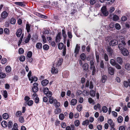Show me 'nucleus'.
<instances>
[{"label": "nucleus", "mask_w": 130, "mask_h": 130, "mask_svg": "<svg viewBox=\"0 0 130 130\" xmlns=\"http://www.w3.org/2000/svg\"><path fill=\"white\" fill-rule=\"evenodd\" d=\"M36 46L37 48L38 49H41L42 48V44L40 43H38L36 44Z\"/></svg>", "instance_id": "19"}, {"label": "nucleus", "mask_w": 130, "mask_h": 130, "mask_svg": "<svg viewBox=\"0 0 130 130\" xmlns=\"http://www.w3.org/2000/svg\"><path fill=\"white\" fill-rule=\"evenodd\" d=\"M101 108V105L99 104H98L97 105H95L94 107V109L95 110H96L97 109H100Z\"/></svg>", "instance_id": "26"}, {"label": "nucleus", "mask_w": 130, "mask_h": 130, "mask_svg": "<svg viewBox=\"0 0 130 130\" xmlns=\"http://www.w3.org/2000/svg\"><path fill=\"white\" fill-rule=\"evenodd\" d=\"M61 32H59L58 33L56 38V41L57 42H59L61 39Z\"/></svg>", "instance_id": "7"}, {"label": "nucleus", "mask_w": 130, "mask_h": 130, "mask_svg": "<svg viewBox=\"0 0 130 130\" xmlns=\"http://www.w3.org/2000/svg\"><path fill=\"white\" fill-rule=\"evenodd\" d=\"M89 120H86L85 121H83L82 124L84 125H87L89 124Z\"/></svg>", "instance_id": "38"}, {"label": "nucleus", "mask_w": 130, "mask_h": 130, "mask_svg": "<svg viewBox=\"0 0 130 130\" xmlns=\"http://www.w3.org/2000/svg\"><path fill=\"white\" fill-rule=\"evenodd\" d=\"M121 37V39L120 41L121 43H119L118 46V48L120 51L125 48V46L126 45L124 38H123L122 37Z\"/></svg>", "instance_id": "1"}, {"label": "nucleus", "mask_w": 130, "mask_h": 130, "mask_svg": "<svg viewBox=\"0 0 130 130\" xmlns=\"http://www.w3.org/2000/svg\"><path fill=\"white\" fill-rule=\"evenodd\" d=\"M115 66L117 69H121V66L117 63H116Z\"/></svg>", "instance_id": "57"}, {"label": "nucleus", "mask_w": 130, "mask_h": 130, "mask_svg": "<svg viewBox=\"0 0 130 130\" xmlns=\"http://www.w3.org/2000/svg\"><path fill=\"white\" fill-rule=\"evenodd\" d=\"M110 64L113 66H115L117 63L113 59H111L110 60Z\"/></svg>", "instance_id": "37"}, {"label": "nucleus", "mask_w": 130, "mask_h": 130, "mask_svg": "<svg viewBox=\"0 0 130 130\" xmlns=\"http://www.w3.org/2000/svg\"><path fill=\"white\" fill-rule=\"evenodd\" d=\"M118 43V42L117 40H113L111 41L109 43V44L110 45L113 46L117 44Z\"/></svg>", "instance_id": "8"}, {"label": "nucleus", "mask_w": 130, "mask_h": 130, "mask_svg": "<svg viewBox=\"0 0 130 130\" xmlns=\"http://www.w3.org/2000/svg\"><path fill=\"white\" fill-rule=\"evenodd\" d=\"M77 100L75 99H73L71 101V105L74 106L77 103Z\"/></svg>", "instance_id": "18"}, {"label": "nucleus", "mask_w": 130, "mask_h": 130, "mask_svg": "<svg viewBox=\"0 0 130 130\" xmlns=\"http://www.w3.org/2000/svg\"><path fill=\"white\" fill-rule=\"evenodd\" d=\"M24 52V50L22 48H20L19 49V54H22Z\"/></svg>", "instance_id": "60"}, {"label": "nucleus", "mask_w": 130, "mask_h": 130, "mask_svg": "<svg viewBox=\"0 0 130 130\" xmlns=\"http://www.w3.org/2000/svg\"><path fill=\"white\" fill-rule=\"evenodd\" d=\"M102 111L103 112L106 113L108 111V108L106 106H104L102 107Z\"/></svg>", "instance_id": "45"}, {"label": "nucleus", "mask_w": 130, "mask_h": 130, "mask_svg": "<svg viewBox=\"0 0 130 130\" xmlns=\"http://www.w3.org/2000/svg\"><path fill=\"white\" fill-rule=\"evenodd\" d=\"M125 69L128 71L130 70V64L126 63L125 65Z\"/></svg>", "instance_id": "36"}, {"label": "nucleus", "mask_w": 130, "mask_h": 130, "mask_svg": "<svg viewBox=\"0 0 130 130\" xmlns=\"http://www.w3.org/2000/svg\"><path fill=\"white\" fill-rule=\"evenodd\" d=\"M124 85L126 87H127L128 86L130 87V80H128V82L124 81Z\"/></svg>", "instance_id": "14"}, {"label": "nucleus", "mask_w": 130, "mask_h": 130, "mask_svg": "<svg viewBox=\"0 0 130 130\" xmlns=\"http://www.w3.org/2000/svg\"><path fill=\"white\" fill-rule=\"evenodd\" d=\"M49 83V81L48 80L45 79L41 82V84L43 86H45L47 85Z\"/></svg>", "instance_id": "13"}, {"label": "nucleus", "mask_w": 130, "mask_h": 130, "mask_svg": "<svg viewBox=\"0 0 130 130\" xmlns=\"http://www.w3.org/2000/svg\"><path fill=\"white\" fill-rule=\"evenodd\" d=\"M59 117L60 120H63L64 118V116L63 114L61 113L59 116Z\"/></svg>", "instance_id": "50"}, {"label": "nucleus", "mask_w": 130, "mask_h": 130, "mask_svg": "<svg viewBox=\"0 0 130 130\" xmlns=\"http://www.w3.org/2000/svg\"><path fill=\"white\" fill-rule=\"evenodd\" d=\"M15 4L16 5L22 7H24L25 6L23 3L21 2H15Z\"/></svg>", "instance_id": "20"}, {"label": "nucleus", "mask_w": 130, "mask_h": 130, "mask_svg": "<svg viewBox=\"0 0 130 130\" xmlns=\"http://www.w3.org/2000/svg\"><path fill=\"white\" fill-rule=\"evenodd\" d=\"M5 70L7 72L9 73L11 71V68L10 66H8L6 67Z\"/></svg>", "instance_id": "25"}, {"label": "nucleus", "mask_w": 130, "mask_h": 130, "mask_svg": "<svg viewBox=\"0 0 130 130\" xmlns=\"http://www.w3.org/2000/svg\"><path fill=\"white\" fill-rule=\"evenodd\" d=\"M22 34V30L21 29L19 28L18 30L16 32V35L18 37H19Z\"/></svg>", "instance_id": "11"}, {"label": "nucleus", "mask_w": 130, "mask_h": 130, "mask_svg": "<svg viewBox=\"0 0 130 130\" xmlns=\"http://www.w3.org/2000/svg\"><path fill=\"white\" fill-rule=\"evenodd\" d=\"M2 126L4 127H5L7 126V123L5 121H3L1 123Z\"/></svg>", "instance_id": "29"}, {"label": "nucleus", "mask_w": 130, "mask_h": 130, "mask_svg": "<svg viewBox=\"0 0 130 130\" xmlns=\"http://www.w3.org/2000/svg\"><path fill=\"white\" fill-rule=\"evenodd\" d=\"M61 109L59 108H57L55 110L54 112L55 114H57L61 112Z\"/></svg>", "instance_id": "40"}, {"label": "nucleus", "mask_w": 130, "mask_h": 130, "mask_svg": "<svg viewBox=\"0 0 130 130\" xmlns=\"http://www.w3.org/2000/svg\"><path fill=\"white\" fill-rule=\"evenodd\" d=\"M20 60L21 61H24L25 60V56H21L20 58Z\"/></svg>", "instance_id": "59"}, {"label": "nucleus", "mask_w": 130, "mask_h": 130, "mask_svg": "<svg viewBox=\"0 0 130 130\" xmlns=\"http://www.w3.org/2000/svg\"><path fill=\"white\" fill-rule=\"evenodd\" d=\"M107 78V77L106 76L104 75L102 77L101 79V80L103 83H105L106 82V79Z\"/></svg>", "instance_id": "24"}, {"label": "nucleus", "mask_w": 130, "mask_h": 130, "mask_svg": "<svg viewBox=\"0 0 130 130\" xmlns=\"http://www.w3.org/2000/svg\"><path fill=\"white\" fill-rule=\"evenodd\" d=\"M32 53L31 51L28 52L27 53V56L29 58H30L32 56Z\"/></svg>", "instance_id": "61"}, {"label": "nucleus", "mask_w": 130, "mask_h": 130, "mask_svg": "<svg viewBox=\"0 0 130 130\" xmlns=\"http://www.w3.org/2000/svg\"><path fill=\"white\" fill-rule=\"evenodd\" d=\"M97 0H90V4L91 5L95 4Z\"/></svg>", "instance_id": "43"}, {"label": "nucleus", "mask_w": 130, "mask_h": 130, "mask_svg": "<svg viewBox=\"0 0 130 130\" xmlns=\"http://www.w3.org/2000/svg\"><path fill=\"white\" fill-rule=\"evenodd\" d=\"M104 59L106 61H107L108 60V55L106 53H105L104 55Z\"/></svg>", "instance_id": "48"}, {"label": "nucleus", "mask_w": 130, "mask_h": 130, "mask_svg": "<svg viewBox=\"0 0 130 130\" xmlns=\"http://www.w3.org/2000/svg\"><path fill=\"white\" fill-rule=\"evenodd\" d=\"M122 55L124 56H127L129 55V53L127 50L126 48L124 49L121 51Z\"/></svg>", "instance_id": "5"}, {"label": "nucleus", "mask_w": 130, "mask_h": 130, "mask_svg": "<svg viewBox=\"0 0 130 130\" xmlns=\"http://www.w3.org/2000/svg\"><path fill=\"white\" fill-rule=\"evenodd\" d=\"M8 13L5 11H3L1 14L2 17L4 19L5 18L8 16Z\"/></svg>", "instance_id": "15"}, {"label": "nucleus", "mask_w": 130, "mask_h": 130, "mask_svg": "<svg viewBox=\"0 0 130 130\" xmlns=\"http://www.w3.org/2000/svg\"><path fill=\"white\" fill-rule=\"evenodd\" d=\"M12 125L13 123H12V122L11 121H9V122L8 125V128H11L12 127Z\"/></svg>", "instance_id": "53"}, {"label": "nucleus", "mask_w": 130, "mask_h": 130, "mask_svg": "<svg viewBox=\"0 0 130 130\" xmlns=\"http://www.w3.org/2000/svg\"><path fill=\"white\" fill-rule=\"evenodd\" d=\"M15 19L14 18H12L11 19L10 22L11 24H15Z\"/></svg>", "instance_id": "51"}, {"label": "nucleus", "mask_w": 130, "mask_h": 130, "mask_svg": "<svg viewBox=\"0 0 130 130\" xmlns=\"http://www.w3.org/2000/svg\"><path fill=\"white\" fill-rule=\"evenodd\" d=\"M82 107L81 105H78L77 107V110L79 111H80L82 109Z\"/></svg>", "instance_id": "52"}, {"label": "nucleus", "mask_w": 130, "mask_h": 130, "mask_svg": "<svg viewBox=\"0 0 130 130\" xmlns=\"http://www.w3.org/2000/svg\"><path fill=\"white\" fill-rule=\"evenodd\" d=\"M31 35L30 34H29L28 35L27 37V38L25 39V42L26 43H27L28 42H29V41L30 38H31Z\"/></svg>", "instance_id": "32"}, {"label": "nucleus", "mask_w": 130, "mask_h": 130, "mask_svg": "<svg viewBox=\"0 0 130 130\" xmlns=\"http://www.w3.org/2000/svg\"><path fill=\"white\" fill-rule=\"evenodd\" d=\"M62 60V59H60L56 63V67H58L61 64Z\"/></svg>", "instance_id": "21"}, {"label": "nucleus", "mask_w": 130, "mask_h": 130, "mask_svg": "<svg viewBox=\"0 0 130 130\" xmlns=\"http://www.w3.org/2000/svg\"><path fill=\"white\" fill-rule=\"evenodd\" d=\"M81 59L83 60H84L86 58V56L84 53L80 55Z\"/></svg>", "instance_id": "31"}, {"label": "nucleus", "mask_w": 130, "mask_h": 130, "mask_svg": "<svg viewBox=\"0 0 130 130\" xmlns=\"http://www.w3.org/2000/svg\"><path fill=\"white\" fill-rule=\"evenodd\" d=\"M83 68L84 70H87L88 68V65L87 63H85L83 66Z\"/></svg>", "instance_id": "35"}, {"label": "nucleus", "mask_w": 130, "mask_h": 130, "mask_svg": "<svg viewBox=\"0 0 130 130\" xmlns=\"http://www.w3.org/2000/svg\"><path fill=\"white\" fill-rule=\"evenodd\" d=\"M31 25L30 24H26V29L27 32H28L30 31Z\"/></svg>", "instance_id": "23"}, {"label": "nucleus", "mask_w": 130, "mask_h": 130, "mask_svg": "<svg viewBox=\"0 0 130 130\" xmlns=\"http://www.w3.org/2000/svg\"><path fill=\"white\" fill-rule=\"evenodd\" d=\"M31 71H30L27 75V76L29 80H31Z\"/></svg>", "instance_id": "58"}, {"label": "nucleus", "mask_w": 130, "mask_h": 130, "mask_svg": "<svg viewBox=\"0 0 130 130\" xmlns=\"http://www.w3.org/2000/svg\"><path fill=\"white\" fill-rule=\"evenodd\" d=\"M89 102L90 103H92L93 104H94V101L91 98H89L88 99Z\"/></svg>", "instance_id": "49"}, {"label": "nucleus", "mask_w": 130, "mask_h": 130, "mask_svg": "<svg viewBox=\"0 0 130 130\" xmlns=\"http://www.w3.org/2000/svg\"><path fill=\"white\" fill-rule=\"evenodd\" d=\"M123 120V118L121 116L119 117L117 119V121L118 123H121Z\"/></svg>", "instance_id": "42"}, {"label": "nucleus", "mask_w": 130, "mask_h": 130, "mask_svg": "<svg viewBox=\"0 0 130 130\" xmlns=\"http://www.w3.org/2000/svg\"><path fill=\"white\" fill-rule=\"evenodd\" d=\"M80 48V46L78 44H77L75 46L74 51V53L75 54V56H76V55L78 53Z\"/></svg>", "instance_id": "6"}, {"label": "nucleus", "mask_w": 130, "mask_h": 130, "mask_svg": "<svg viewBox=\"0 0 130 130\" xmlns=\"http://www.w3.org/2000/svg\"><path fill=\"white\" fill-rule=\"evenodd\" d=\"M119 17L116 15H114L113 16L112 19L114 21H117L119 20Z\"/></svg>", "instance_id": "44"}, {"label": "nucleus", "mask_w": 130, "mask_h": 130, "mask_svg": "<svg viewBox=\"0 0 130 130\" xmlns=\"http://www.w3.org/2000/svg\"><path fill=\"white\" fill-rule=\"evenodd\" d=\"M107 123L111 127H114L115 123L111 119H108L107 121Z\"/></svg>", "instance_id": "9"}, {"label": "nucleus", "mask_w": 130, "mask_h": 130, "mask_svg": "<svg viewBox=\"0 0 130 130\" xmlns=\"http://www.w3.org/2000/svg\"><path fill=\"white\" fill-rule=\"evenodd\" d=\"M114 24L113 23H111L109 25V28L111 30H113L114 29Z\"/></svg>", "instance_id": "22"}, {"label": "nucleus", "mask_w": 130, "mask_h": 130, "mask_svg": "<svg viewBox=\"0 0 130 130\" xmlns=\"http://www.w3.org/2000/svg\"><path fill=\"white\" fill-rule=\"evenodd\" d=\"M49 101L50 104H52L53 103H56V100L55 99H54L52 97H50L49 99Z\"/></svg>", "instance_id": "12"}, {"label": "nucleus", "mask_w": 130, "mask_h": 130, "mask_svg": "<svg viewBox=\"0 0 130 130\" xmlns=\"http://www.w3.org/2000/svg\"><path fill=\"white\" fill-rule=\"evenodd\" d=\"M95 56L97 61V62H99L100 59L99 54H98L96 53L95 54Z\"/></svg>", "instance_id": "55"}, {"label": "nucleus", "mask_w": 130, "mask_h": 130, "mask_svg": "<svg viewBox=\"0 0 130 130\" xmlns=\"http://www.w3.org/2000/svg\"><path fill=\"white\" fill-rule=\"evenodd\" d=\"M64 45L62 43H60L58 45V48L60 50H62L63 47Z\"/></svg>", "instance_id": "41"}, {"label": "nucleus", "mask_w": 130, "mask_h": 130, "mask_svg": "<svg viewBox=\"0 0 130 130\" xmlns=\"http://www.w3.org/2000/svg\"><path fill=\"white\" fill-rule=\"evenodd\" d=\"M18 126L17 123H15L14 124L13 127L12 129V130H18Z\"/></svg>", "instance_id": "30"}, {"label": "nucleus", "mask_w": 130, "mask_h": 130, "mask_svg": "<svg viewBox=\"0 0 130 130\" xmlns=\"http://www.w3.org/2000/svg\"><path fill=\"white\" fill-rule=\"evenodd\" d=\"M34 87L32 88V90L34 92H37L38 90V84L37 83H35L33 84Z\"/></svg>", "instance_id": "4"}, {"label": "nucleus", "mask_w": 130, "mask_h": 130, "mask_svg": "<svg viewBox=\"0 0 130 130\" xmlns=\"http://www.w3.org/2000/svg\"><path fill=\"white\" fill-rule=\"evenodd\" d=\"M90 94L91 96L93 97L95 95V92L93 90H91L90 91Z\"/></svg>", "instance_id": "28"}, {"label": "nucleus", "mask_w": 130, "mask_h": 130, "mask_svg": "<svg viewBox=\"0 0 130 130\" xmlns=\"http://www.w3.org/2000/svg\"><path fill=\"white\" fill-rule=\"evenodd\" d=\"M22 115L21 112L20 111H17L15 113V115L17 117H20Z\"/></svg>", "instance_id": "33"}, {"label": "nucleus", "mask_w": 130, "mask_h": 130, "mask_svg": "<svg viewBox=\"0 0 130 130\" xmlns=\"http://www.w3.org/2000/svg\"><path fill=\"white\" fill-rule=\"evenodd\" d=\"M108 71L109 73L111 75H113L114 72V69L110 67L108 68Z\"/></svg>", "instance_id": "10"}, {"label": "nucleus", "mask_w": 130, "mask_h": 130, "mask_svg": "<svg viewBox=\"0 0 130 130\" xmlns=\"http://www.w3.org/2000/svg\"><path fill=\"white\" fill-rule=\"evenodd\" d=\"M68 35L69 37L71 39L72 37V33L70 31H68Z\"/></svg>", "instance_id": "63"}, {"label": "nucleus", "mask_w": 130, "mask_h": 130, "mask_svg": "<svg viewBox=\"0 0 130 130\" xmlns=\"http://www.w3.org/2000/svg\"><path fill=\"white\" fill-rule=\"evenodd\" d=\"M7 61V59L5 58L3 59L1 61V63L3 64H5Z\"/></svg>", "instance_id": "64"}, {"label": "nucleus", "mask_w": 130, "mask_h": 130, "mask_svg": "<svg viewBox=\"0 0 130 130\" xmlns=\"http://www.w3.org/2000/svg\"><path fill=\"white\" fill-rule=\"evenodd\" d=\"M117 62L120 64L121 65L123 63V60L122 58L120 57H117Z\"/></svg>", "instance_id": "16"}, {"label": "nucleus", "mask_w": 130, "mask_h": 130, "mask_svg": "<svg viewBox=\"0 0 130 130\" xmlns=\"http://www.w3.org/2000/svg\"><path fill=\"white\" fill-rule=\"evenodd\" d=\"M6 76V75L5 73L3 72H0V78H5Z\"/></svg>", "instance_id": "34"}, {"label": "nucleus", "mask_w": 130, "mask_h": 130, "mask_svg": "<svg viewBox=\"0 0 130 130\" xmlns=\"http://www.w3.org/2000/svg\"><path fill=\"white\" fill-rule=\"evenodd\" d=\"M3 116V118L4 119H7L8 118V115L7 113H4Z\"/></svg>", "instance_id": "47"}, {"label": "nucleus", "mask_w": 130, "mask_h": 130, "mask_svg": "<svg viewBox=\"0 0 130 130\" xmlns=\"http://www.w3.org/2000/svg\"><path fill=\"white\" fill-rule=\"evenodd\" d=\"M62 35L64 37V39H66L67 37V35L66 34L65 31L63 29L62 30Z\"/></svg>", "instance_id": "54"}, {"label": "nucleus", "mask_w": 130, "mask_h": 130, "mask_svg": "<svg viewBox=\"0 0 130 130\" xmlns=\"http://www.w3.org/2000/svg\"><path fill=\"white\" fill-rule=\"evenodd\" d=\"M49 48V46L46 44L44 45L43 46V48L45 50H47Z\"/></svg>", "instance_id": "46"}, {"label": "nucleus", "mask_w": 130, "mask_h": 130, "mask_svg": "<svg viewBox=\"0 0 130 130\" xmlns=\"http://www.w3.org/2000/svg\"><path fill=\"white\" fill-rule=\"evenodd\" d=\"M58 72V70L57 69H55V67H53L52 68L51 72L53 74H56Z\"/></svg>", "instance_id": "17"}, {"label": "nucleus", "mask_w": 130, "mask_h": 130, "mask_svg": "<svg viewBox=\"0 0 130 130\" xmlns=\"http://www.w3.org/2000/svg\"><path fill=\"white\" fill-rule=\"evenodd\" d=\"M101 11L102 13L104 16H106L108 14V12L107 10L106 6L103 7L101 9Z\"/></svg>", "instance_id": "3"}, {"label": "nucleus", "mask_w": 130, "mask_h": 130, "mask_svg": "<svg viewBox=\"0 0 130 130\" xmlns=\"http://www.w3.org/2000/svg\"><path fill=\"white\" fill-rule=\"evenodd\" d=\"M4 32L6 34H9V30L7 28H5L4 30Z\"/></svg>", "instance_id": "62"}, {"label": "nucleus", "mask_w": 130, "mask_h": 130, "mask_svg": "<svg viewBox=\"0 0 130 130\" xmlns=\"http://www.w3.org/2000/svg\"><path fill=\"white\" fill-rule=\"evenodd\" d=\"M115 26L116 29L117 30H119L121 28L120 25L118 23H116Z\"/></svg>", "instance_id": "39"}, {"label": "nucleus", "mask_w": 130, "mask_h": 130, "mask_svg": "<svg viewBox=\"0 0 130 130\" xmlns=\"http://www.w3.org/2000/svg\"><path fill=\"white\" fill-rule=\"evenodd\" d=\"M44 92L45 94H46L49 91V89L47 87H45L44 89Z\"/></svg>", "instance_id": "56"}, {"label": "nucleus", "mask_w": 130, "mask_h": 130, "mask_svg": "<svg viewBox=\"0 0 130 130\" xmlns=\"http://www.w3.org/2000/svg\"><path fill=\"white\" fill-rule=\"evenodd\" d=\"M108 54L109 56H112L114 54V51L113 49L110 47L108 46L106 49Z\"/></svg>", "instance_id": "2"}, {"label": "nucleus", "mask_w": 130, "mask_h": 130, "mask_svg": "<svg viewBox=\"0 0 130 130\" xmlns=\"http://www.w3.org/2000/svg\"><path fill=\"white\" fill-rule=\"evenodd\" d=\"M90 69L91 70H92V75H94L96 72V69L95 67H90Z\"/></svg>", "instance_id": "27"}]
</instances>
